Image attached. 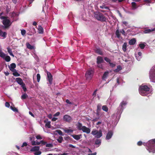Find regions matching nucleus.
I'll list each match as a JSON object with an SVG mask.
<instances>
[{"label":"nucleus","mask_w":155,"mask_h":155,"mask_svg":"<svg viewBox=\"0 0 155 155\" xmlns=\"http://www.w3.org/2000/svg\"><path fill=\"white\" fill-rule=\"evenodd\" d=\"M137 144L138 146H140L142 144L144 146H146L147 149L150 153H155V139L149 140L147 143H143L142 141H139Z\"/></svg>","instance_id":"1"},{"label":"nucleus","mask_w":155,"mask_h":155,"mask_svg":"<svg viewBox=\"0 0 155 155\" xmlns=\"http://www.w3.org/2000/svg\"><path fill=\"white\" fill-rule=\"evenodd\" d=\"M149 90L147 86L143 84L139 88V92L142 96H147L149 93Z\"/></svg>","instance_id":"2"},{"label":"nucleus","mask_w":155,"mask_h":155,"mask_svg":"<svg viewBox=\"0 0 155 155\" xmlns=\"http://www.w3.org/2000/svg\"><path fill=\"white\" fill-rule=\"evenodd\" d=\"M127 104V102L125 101H122L120 104V105L117 108V117H120L123 109L125 107V106Z\"/></svg>","instance_id":"3"},{"label":"nucleus","mask_w":155,"mask_h":155,"mask_svg":"<svg viewBox=\"0 0 155 155\" xmlns=\"http://www.w3.org/2000/svg\"><path fill=\"white\" fill-rule=\"evenodd\" d=\"M77 128L79 130H82L83 132L87 134L90 133L91 132V130L89 128L83 126L82 124L80 123H78Z\"/></svg>","instance_id":"4"},{"label":"nucleus","mask_w":155,"mask_h":155,"mask_svg":"<svg viewBox=\"0 0 155 155\" xmlns=\"http://www.w3.org/2000/svg\"><path fill=\"white\" fill-rule=\"evenodd\" d=\"M94 17L98 20L101 21H104L106 20V18L101 13L96 12L94 13Z\"/></svg>","instance_id":"5"},{"label":"nucleus","mask_w":155,"mask_h":155,"mask_svg":"<svg viewBox=\"0 0 155 155\" xmlns=\"http://www.w3.org/2000/svg\"><path fill=\"white\" fill-rule=\"evenodd\" d=\"M8 17H6L5 19H3V20L2 21V22L4 26H3V28L4 29L8 28L11 25L12 22H11L10 20L8 19Z\"/></svg>","instance_id":"6"},{"label":"nucleus","mask_w":155,"mask_h":155,"mask_svg":"<svg viewBox=\"0 0 155 155\" xmlns=\"http://www.w3.org/2000/svg\"><path fill=\"white\" fill-rule=\"evenodd\" d=\"M149 76L151 81L155 83V66H153L150 69Z\"/></svg>","instance_id":"7"},{"label":"nucleus","mask_w":155,"mask_h":155,"mask_svg":"<svg viewBox=\"0 0 155 155\" xmlns=\"http://www.w3.org/2000/svg\"><path fill=\"white\" fill-rule=\"evenodd\" d=\"M91 134L97 138H100L102 136V130H99L96 129H93L91 131Z\"/></svg>","instance_id":"8"},{"label":"nucleus","mask_w":155,"mask_h":155,"mask_svg":"<svg viewBox=\"0 0 155 155\" xmlns=\"http://www.w3.org/2000/svg\"><path fill=\"white\" fill-rule=\"evenodd\" d=\"M94 71L92 69H90L86 72L85 75L86 79L87 81H90L92 79L93 74Z\"/></svg>","instance_id":"9"},{"label":"nucleus","mask_w":155,"mask_h":155,"mask_svg":"<svg viewBox=\"0 0 155 155\" xmlns=\"http://www.w3.org/2000/svg\"><path fill=\"white\" fill-rule=\"evenodd\" d=\"M121 25L124 28V29H126L130 27L129 23L125 21H123L121 22Z\"/></svg>","instance_id":"10"},{"label":"nucleus","mask_w":155,"mask_h":155,"mask_svg":"<svg viewBox=\"0 0 155 155\" xmlns=\"http://www.w3.org/2000/svg\"><path fill=\"white\" fill-rule=\"evenodd\" d=\"M48 80L49 81V84H51L53 80V76L48 71L47 72Z\"/></svg>","instance_id":"11"},{"label":"nucleus","mask_w":155,"mask_h":155,"mask_svg":"<svg viewBox=\"0 0 155 155\" xmlns=\"http://www.w3.org/2000/svg\"><path fill=\"white\" fill-rule=\"evenodd\" d=\"M113 134V132L112 131H109L106 135V139L107 140L110 139L111 138Z\"/></svg>","instance_id":"12"},{"label":"nucleus","mask_w":155,"mask_h":155,"mask_svg":"<svg viewBox=\"0 0 155 155\" xmlns=\"http://www.w3.org/2000/svg\"><path fill=\"white\" fill-rule=\"evenodd\" d=\"M135 56L136 59L138 61H140L142 57V53L140 52H139L137 53H135Z\"/></svg>","instance_id":"13"},{"label":"nucleus","mask_w":155,"mask_h":155,"mask_svg":"<svg viewBox=\"0 0 155 155\" xmlns=\"http://www.w3.org/2000/svg\"><path fill=\"white\" fill-rule=\"evenodd\" d=\"M71 136L75 140H78L82 137V135H71Z\"/></svg>","instance_id":"14"},{"label":"nucleus","mask_w":155,"mask_h":155,"mask_svg":"<svg viewBox=\"0 0 155 155\" xmlns=\"http://www.w3.org/2000/svg\"><path fill=\"white\" fill-rule=\"evenodd\" d=\"M16 81L17 83L21 86L25 84L23 82L22 80L20 78H17L16 79Z\"/></svg>","instance_id":"15"},{"label":"nucleus","mask_w":155,"mask_h":155,"mask_svg":"<svg viewBox=\"0 0 155 155\" xmlns=\"http://www.w3.org/2000/svg\"><path fill=\"white\" fill-rule=\"evenodd\" d=\"M38 32L39 34H43L44 32V30L43 27L41 25H39L38 28Z\"/></svg>","instance_id":"16"},{"label":"nucleus","mask_w":155,"mask_h":155,"mask_svg":"<svg viewBox=\"0 0 155 155\" xmlns=\"http://www.w3.org/2000/svg\"><path fill=\"white\" fill-rule=\"evenodd\" d=\"M136 41L135 38H133L130 40L129 42V44L131 45H134L135 44Z\"/></svg>","instance_id":"17"},{"label":"nucleus","mask_w":155,"mask_h":155,"mask_svg":"<svg viewBox=\"0 0 155 155\" xmlns=\"http://www.w3.org/2000/svg\"><path fill=\"white\" fill-rule=\"evenodd\" d=\"M39 147L35 146L31 149L30 151H36L39 150Z\"/></svg>","instance_id":"18"},{"label":"nucleus","mask_w":155,"mask_h":155,"mask_svg":"<svg viewBox=\"0 0 155 155\" xmlns=\"http://www.w3.org/2000/svg\"><path fill=\"white\" fill-rule=\"evenodd\" d=\"M104 61L103 58L100 56H98L97 58V63L99 64L101 63Z\"/></svg>","instance_id":"19"},{"label":"nucleus","mask_w":155,"mask_h":155,"mask_svg":"<svg viewBox=\"0 0 155 155\" xmlns=\"http://www.w3.org/2000/svg\"><path fill=\"white\" fill-rule=\"evenodd\" d=\"M7 33L5 32H3L2 30L0 29V36L4 38H5L6 37Z\"/></svg>","instance_id":"20"},{"label":"nucleus","mask_w":155,"mask_h":155,"mask_svg":"<svg viewBox=\"0 0 155 155\" xmlns=\"http://www.w3.org/2000/svg\"><path fill=\"white\" fill-rule=\"evenodd\" d=\"M27 48L30 50H32L34 48V47L30 45L29 43L27 42L26 44Z\"/></svg>","instance_id":"21"},{"label":"nucleus","mask_w":155,"mask_h":155,"mask_svg":"<svg viewBox=\"0 0 155 155\" xmlns=\"http://www.w3.org/2000/svg\"><path fill=\"white\" fill-rule=\"evenodd\" d=\"M7 50L8 52L9 53V54L11 56L14 57V55L12 53V51L11 48H10L8 47L7 48Z\"/></svg>","instance_id":"22"},{"label":"nucleus","mask_w":155,"mask_h":155,"mask_svg":"<svg viewBox=\"0 0 155 155\" xmlns=\"http://www.w3.org/2000/svg\"><path fill=\"white\" fill-rule=\"evenodd\" d=\"M132 6V9L134 10L137 9V6L136 4V3L135 2H133L131 3Z\"/></svg>","instance_id":"23"},{"label":"nucleus","mask_w":155,"mask_h":155,"mask_svg":"<svg viewBox=\"0 0 155 155\" xmlns=\"http://www.w3.org/2000/svg\"><path fill=\"white\" fill-rule=\"evenodd\" d=\"M154 31H155V29H147L145 30L143 32L144 33H148Z\"/></svg>","instance_id":"24"},{"label":"nucleus","mask_w":155,"mask_h":155,"mask_svg":"<svg viewBox=\"0 0 155 155\" xmlns=\"http://www.w3.org/2000/svg\"><path fill=\"white\" fill-rule=\"evenodd\" d=\"M10 65V66H9V68L10 70L15 68L16 67V64L14 63L11 64Z\"/></svg>","instance_id":"25"},{"label":"nucleus","mask_w":155,"mask_h":155,"mask_svg":"<svg viewBox=\"0 0 155 155\" xmlns=\"http://www.w3.org/2000/svg\"><path fill=\"white\" fill-rule=\"evenodd\" d=\"M121 69V67L120 65H119L117 66V68L114 70V71L115 72H118Z\"/></svg>","instance_id":"26"},{"label":"nucleus","mask_w":155,"mask_h":155,"mask_svg":"<svg viewBox=\"0 0 155 155\" xmlns=\"http://www.w3.org/2000/svg\"><path fill=\"white\" fill-rule=\"evenodd\" d=\"M108 72L107 71L105 72L102 77V78L103 80H105V79L108 76Z\"/></svg>","instance_id":"27"},{"label":"nucleus","mask_w":155,"mask_h":155,"mask_svg":"<svg viewBox=\"0 0 155 155\" xmlns=\"http://www.w3.org/2000/svg\"><path fill=\"white\" fill-rule=\"evenodd\" d=\"M6 56L5 54L1 50H0V57L4 58Z\"/></svg>","instance_id":"28"},{"label":"nucleus","mask_w":155,"mask_h":155,"mask_svg":"<svg viewBox=\"0 0 155 155\" xmlns=\"http://www.w3.org/2000/svg\"><path fill=\"white\" fill-rule=\"evenodd\" d=\"M127 43L126 42H124L123 45L122 49L125 52L127 50Z\"/></svg>","instance_id":"29"},{"label":"nucleus","mask_w":155,"mask_h":155,"mask_svg":"<svg viewBox=\"0 0 155 155\" xmlns=\"http://www.w3.org/2000/svg\"><path fill=\"white\" fill-rule=\"evenodd\" d=\"M116 35L117 36V37L119 38H120V31H119V30L118 29H117L116 31L115 32Z\"/></svg>","instance_id":"30"},{"label":"nucleus","mask_w":155,"mask_h":155,"mask_svg":"<svg viewBox=\"0 0 155 155\" xmlns=\"http://www.w3.org/2000/svg\"><path fill=\"white\" fill-rule=\"evenodd\" d=\"M101 140L100 139H97L96 140L95 142V144L98 145V147L101 144Z\"/></svg>","instance_id":"31"},{"label":"nucleus","mask_w":155,"mask_h":155,"mask_svg":"<svg viewBox=\"0 0 155 155\" xmlns=\"http://www.w3.org/2000/svg\"><path fill=\"white\" fill-rule=\"evenodd\" d=\"M4 59L7 62H9L11 60V58L8 55L6 56Z\"/></svg>","instance_id":"32"},{"label":"nucleus","mask_w":155,"mask_h":155,"mask_svg":"<svg viewBox=\"0 0 155 155\" xmlns=\"http://www.w3.org/2000/svg\"><path fill=\"white\" fill-rule=\"evenodd\" d=\"M27 97H28V95L26 94H22L21 96V99L22 100L26 99Z\"/></svg>","instance_id":"33"},{"label":"nucleus","mask_w":155,"mask_h":155,"mask_svg":"<svg viewBox=\"0 0 155 155\" xmlns=\"http://www.w3.org/2000/svg\"><path fill=\"white\" fill-rule=\"evenodd\" d=\"M95 52L96 53H98L99 54L102 55V51L99 49H96Z\"/></svg>","instance_id":"34"},{"label":"nucleus","mask_w":155,"mask_h":155,"mask_svg":"<svg viewBox=\"0 0 155 155\" xmlns=\"http://www.w3.org/2000/svg\"><path fill=\"white\" fill-rule=\"evenodd\" d=\"M102 109L103 110L106 112H107L108 110V108L106 105H104L102 106Z\"/></svg>","instance_id":"35"},{"label":"nucleus","mask_w":155,"mask_h":155,"mask_svg":"<svg viewBox=\"0 0 155 155\" xmlns=\"http://www.w3.org/2000/svg\"><path fill=\"white\" fill-rule=\"evenodd\" d=\"M11 109L14 111L16 112H18V110L15 107H13L12 106H10Z\"/></svg>","instance_id":"36"},{"label":"nucleus","mask_w":155,"mask_h":155,"mask_svg":"<svg viewBox=\"0 0 155 155\" xmlns=\"http://www.w3.org/2000/svg\"><path fill=\"white\" fill-rule=\"evenodd\" d=\"M101 105L100 104H98L97 107V111L98 112L101 110Z\"/></svg>","instance_id":"37"},{"label":"nucleus","mask_w":155,"mask_h":155,"mask_svg":"<svg viewBox=\"0 0 155 155\" xmlns=\"http://www.w3.org/2000/svg\"><path fill=\"white\" fill-rule=\"evenodd\" d=\"M41 78V76L39 74H38L37 75V80L38 82H39Z\"/></svg>","instance_id":"38"},{"label":"nucleus","mask_w":155,"mask_h":155,"mask_svg":"<svg viewBox=\"0 0 155 155\" xmlns=\"http://www.w3.org/2000/svg\"><path fill=\"white\" fill-rule=\"evenodd\" d=\"M145 46V45L143 43H140L139 45V47L141 49H143L144 48Z\"/></svg>","instance_id":"39"},{"label":"nucleus","mask_w":155,"mask_h":155,"mask_svg":"<svg viewBox=\"0 0 155 155\" xmlns=\"http://www.w3.org/2000/svg\"><path fill=\"white\" fill-rule=\"evenodd\" d=\"M13 75L16 77L19 76L20 75L17 71L13 72L12 74Z\"/></svg>","instance_id":"40"},{"label":"nucleus","mask_w":155,"mask_h":155,"mask_svg":"<svg viewBox=\"0 0 155 155\" xmlns=\"http://www.w3.org/2000/svg\"><path fill=\"white\" fill-rule=\"evenodd\" d=\"M41 153V151L38 150L36 151L35 153H34V154L35 155H40Z\"/></svg>","instance_id":"41"},{"label":"nucleus","mask_w":155,"mask_h":155,"mask_svg":"<svg viewBox=\"0 0 155 155\" xmlns=\"http://www.w3.org/2000/svg\"><path fill=\"white\" fill-rule=\"evenodd\" d=\"M45 126L48 128H50L51 127L50 122H47L45 124Z\"/></svg>","instance_id":"42"},{"label":"nucleus","mask_w":155,"mask_h":155,"mask_svg":"<svg viewBox=\"0 0 155 155\" xmlns=\"http://www.w3.org/2000/svg\"><path fill=\"white\" fill-rule=\"evenodd\" d=\"M21 87L25 92L27 91V88L25 87V84H24V85L23 84V85H22Z\"/></svg>","instance_id":"43"},{"label":"nucleus","mask_w":155,"mask_h":155,"mask_svg":"<svg viewBox=\"0 0 155 155\" xmlns=\"http://www.w3.org/2000/svg\"><path fill=\"white\" fill-rule=\"evenodd\" d=\"M64 120L66 121H68V115H65L63 117Z\"/></svg>","instance_id":"44"},{"label":"nucleus","mask_w":155,"mask_h":155,"mask_svg":"<svg viewBox=\"0 0 155 155\" xmlns=\"http://www.w3.org/2000/svg\"><path fill=\"white\" fill-rule=\"evenodd\" d=\"M46 147H53V145L51 143H47L46 144Z\"/></svg>","instance_id":"45"},{"label":"nucleus","mask_w":155,"mask_h":155,"mask_svg":"<svg viewBox=\"0 0 155 155\" xmlns=\"http://www.w3.org/2000/svg\"><path fill=\"white\" fill-rule=\"evenodd\" d=\"M3 14V12H1L0 13V18L1 19H5L6 16H2V15Z\"/></svg>","instance_id":"46"},{"label":"nucleus","mask_w":155,"mask_h":155,"mask_svg":"<svg viewBox=\"0 0 155 155\" xmlns=\"http://www.w3.org/2000/svg\"><path fill=\"white\" fill-rule=\"evenodd\" d=\"M26 33V31L25 30H22L21 31V34L23 36H24L25 34Z\"/></svg>","instance_id":"47"},{"label":"nucleus","mask_w":155,"mask_h":155,"mask_svg":"<svg viewBox=\"0 0 155 155\" xmlns=\"http://www.w3.org/2000/svg\"><path fill=\"white\" fill-rule=\"evenodd\" d=\"M56 132L58 133V134L60 135H62V132L60 130H56Z\"/></svg>","instance_id":"48"},{"label":"nucleus","mask_w":155,"mask_h":155,"mask_svg":"<svg viewBox=\"0 0 155 155\" xmlns=\"http://www.w3.org/2000/svg\"><path fill=\"white\" fill-rule=\"evenodd\" d=\"M63 140V138L62 137H60L57 140L60 143H61Z\"/></svg>","instance_id":"49"},{"label":"nucleus","mask_w":155,"mask_h":155,"mask_svg":"<svg viewBox=\"0 0 155 155\" xmlns=\"http://www.w3.org/2000/svg\"><path fill=\"white\" fill-rule=\"evenodd\" d=\"M104 60L106 62H109H109H110V59L107 57H105L104 58Z\"/></svg>","instance_id":"50"},{"label":"nucleus","mask_w":155,"mask_h":155,"mask_svg":"<svg viewBox=\"0 0 155 155\" xmlns=\"http://www.w3.org/2000/svg\"><path fill=\"white\" fill-rule=\"evenodd\" d=\"M5 106L6 107H9L10 106V104L9 102H6L5 103Z\"/></svg>","instance_id":"51"},{"label":"nucleus","mask_w":155,"mask_h":155,"mask_svg":"<svg viewBox=\"0 0 155 155\" xmlns=\"http://www.w3.org/2000/svg\"><path fill=\"white\" fill-rule=\"evenodd\" d=\"M101 63H99L97 64V66L99 68H101L102 69L103 68V67L102 65L101 64Z\"/></svg>","instance_id":"52"},{"label":"nucleus","mask_w":155,"mask_h":155,"mask_svg":"<svg viewBox=\"0 0 155 155\" xmlns=\"http://www.w3.org/2000/svg\"><path fill=\"white\" fill-rule=\"evenodd\" d=\"M60 114V113L59 112H56L55 114H54V117H57Z\"/></svg>","instance_id":"53"},{"label":"nucleus","mask_w":155,"mask_h":155,"mask_svg":"<svg viewBox=\"0 0 155 155\" xmlns=\"http://www.w3.org/2000/svg\"><path fill=\"white\" fill-rule=\"evenodd\" d=\"M36 138L37 139H42V138L41 137L40 135H38L36 136Z\"/></svg>","instance_id":"54"},{"label":"nucleus","mask_w":155,"mask_h":155,"mask_svg":"<svg viewBox=\"0 0 155 155\" xmlns=\"http://www.w3.org/2000/svg\"><path fill=\"white\" fill-rule=\"evenodd\" d=\"M120 33H121L123 35H125V31L124 30V29H122L120 31Z\"/></svg>","instance_id":"55"},{"label":"nucleus","mask_w":155,"mask_h":155,"mask_svg":"<svg viewBox=\"0 0 155 155\" xmlns=\"http://www.w3.org/2000/svg\"><path fill=\"white\" fill-rule=\"evenodd\" d=\"M27 145V144L26 142H24L23 143L21 147H23L25 146L26 147Z\"/></svg>","instance_id":"56"},{"label":"nucleus","mask_w":155,"mask_h":155,"mask_svg":"<svg viewBox=\"0 0 155 155\" xmlns=\"http://www.w3.org/2000/svg\"><path fill=\"white\" fill-rule=\"evenodd\" d=\"M40 144L41 143L43 145H45L46 144V142L44 141L43 140L40 141Z\"/></svg>","instance_id":"57"},{"label":"nucleus","mask_w":155,"mask_h":155,"mask_svg":"<svg viewBox=\"0 0 155 155\" xmlns=\"http://www.w3.org/2000/svg\"><path fill=\"white\" fill-rule=\"evenodd\" d=\"M109 63L110 64V65L112 67H114L115 65V64H113V63L110 62H109Z\"/></svg>","instance_id":"58"},{"label":"nucleus","mask_w":155,"mask_h":155,"mask_svg":"<svg viewBox=\"0 0 155 155\" xmlns=\"http://www.w3.org/2000/svg\"><path fill=\"white\" fill-rule=\"evenodd\" d=\"M68 147L71 148H75V147L71 144L68 145Z\"/></svg>","instance_id":"59"},{"label":"nucleus","mask_w":155,"mask_h":155,"mask_svg":"<svg viewBox=\"0 0 155 155\" xmlns=\"http://www.w3.org/2000/svg\"><path fill=\"white\" fill-rule=\"evenodd\" d=\"M36 142L35 141H31V144L32 145H36Z\"/></svg>","instance_id":"60"},{"label":"nucleus","mask_w":155,"mask_h":155,"mask_svg":"<svg viewBox=\"0 0 155 155\" xmlns=\"http://www.w3.org/2000/svg\"><path fill=\"white\" fill-rule=\"evenodd\" d=\"M48 117L50 119H51L52 118V114H50L48 115Z\"/></svg>","instance_id":"61"},{"label":"nucleus","mask_w":155,"mask_h":155,"mask_svg":"<svg viewBox=\"0 0 155 155\" xmlns=\"http://www.w3.org/2000/svg\"><path fill=\"white\" fill-rule=\"evenodd\" d=\"M29 114L31 115L32 117H34V115L33 114V113L30 111H29Z\"/></svg>","instance_id":"62"},{"label":"nucleus","mask_w":155,"mask_h":155,"mask_svg":"<svg viewBox=\"0 0 155 155\" xmlns=\"http://www.w3.org/2000/svg\"><path fill=\"white\" fill-rule=\"evenodd\" d=\"M97 153L96 152L94 153H89L88 155H96Z\"/></svg>","instance_id":"63"},{"label":"nucleus","mask_w":155,"mask_h":155,"mask_svg":"<svg viewBox=\"0 0 155 155\" xmlns=\"http://www.w3.org/2000/svg\"><path fill=\"white\" fill-rule=\"evenodd\" d=\"M57 119V118L56 117H53L52 119V121H55Z\"/></svg>","instance_id":"64"}]
</instances>
